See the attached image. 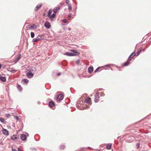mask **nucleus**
I'll return each instance as SVG.
<instances>
[{
  "label": "nucleus",
  "instance_id": "20",
  "mask_svg": "<svg viewBox=\"0 0 151 151\" xmlns=\"http://www.w3.org/2000/svg\"><path fill=\"white\" fill-rule=\"evenodd\" d=\"M99 93L98 92H97L94 96L95 97V98H100V97L99 96Z\"/></svg>",
  "mask_w": 151,
  "mask_h": 151
},
{
  "label": "nucleus",
  "instance_id": "13",
  "mask_svg": "<svg viewBox=\"0 0 151 151\" xmlns=\"http://www.w3.org/2000/svg\"><path fill=\"white\" fill-rule=\"evenodd\" d=\"M8 70L12 73H15L17 71V70L14 69L12 68H9Z\"/></svg>",
  "mask_w": 151,
  "mask_h": 151
},
{
  "label": "nucleus",
  "instance_id": "43",
  "mask_svg": "<svg viewBox=\"0 0 151 151\" xmlns=\"http://www.w3.org/2000/svg\"><path fill=\"white\" fill-rule=\"evenodd\" d=\"M18 151H22L20 148H18Z\"/></svg>",
  "mask_w": 151,
  "mask_h": 151
},
{
  "label": "nucleus",
  "instance_id": "54",
  "mask_svg": "<svg viewBox=\"0 0 151 151\" xmlns=\"http://www.w3.org/2000/svg\"><path fill=\"white\" fill-rule=\"evenodd\" d=\"M21 130L19 129L17 132H20V131H21Z\"/></svg>",
  "mask_w": 151,
  "mask_h": 151
},
{
  "label": "nucleus",
  "instance_id": "19",
  "mask_svg": "<svg viewBox=\"0 0 151 151\" xmlns=\"http://www.w3.org/2000/svg\"><path fill=\"white\" fill-rule=\"evenodd\" d=\"M0 121L1 122H2V123H3L4 124L5 123L6 121H5V120L4 119H3L2 118L0 117Z\"/></svg>",
  "mask_w": 151,
  "mask_h": 151
},
{
  "label": "nucleus",
  "instance_id": "8",
  "mask_svg": "<svg viewBox=\"0 0 151 151\" xmlns=\"http://www.w3.org/2000/svg\"><path fill=\"white\" fill-rule=\"evenodd\" d=\"M42 5V4L41 3H40L39 4H38L35 8V11L36 12L41 7Z\"/></svg>",
  "mask_w": 151,
  "mask_h": 151
},
{
  "label": "nucleus",
  "instance_id": "53",
  "mask_svg": "<svg viewBox=\"0 0 151 151\" xmlns=\"http://www.w3.org/2000/svg\"><path fill=\"white\" fill-rule=\"evenodd\" d=\"M1 64H0V69L1 68Z\"/></svg>",
  "mask_w": 151,
  "mask_h": 151
},
{
  "label": "nucleus",
  "instance_id": "50",
  "mask_svg": "<svg viewBox=\"0 0 151 151\" xmlns=\"http://www.w3.org/2000/svg\"><path fill=\"white\" fill-rule=\"evenodd\" d=\"M43 15H44V16H45L46 15V14H45V13H44L43 14Z\"/></svg>",
  "mask_w": 151,
  "mask_h": 151
},
{
  "label": "nucleus",
  "instance_id": "10",
  "mask_svg": "<svg viewBox=\"0 0 151 151\" xmlns=\"http://www.w3.org/2000/svg\"><path fill=\"white\" fill-rule=\"evenodd\" d=\"M20 137L21 139L23 141H24L27 139L26 135L24 134H21Z\"/></svg>",
  "mask_w": 151,
  "mask_h": 151
},
{
  "label": "nucleus",
  "instance_id": "14",
  "mask_svg": "<svg viewBox=\"0 0 151 151\" xmlns=\"http://www.w3.org/2000/svg\"><path fill=\"white\" fill-rule=\"evenodd\" d=\"M91 99L89 98H87L85 100V102L87 104H90V103Z\"/></svg>",
  "mask_w": 151,
  "mask_h": 151
},
{
  "label": "nucleus",
  "instance_id": "16",
  "mask_svg": "<svg viewBox=\"0 0 151 151\" xmlns=\"http://www.w3.org/2000/svg\"><path fill=\"white\" fill-rule=\"evenodd\" d=\"M0 80L3 82H5L6 81V78L5 77H4L0 76Z\"/></svg>",
  "mask_w": 151,
  "mask_h": 151
},
{
  "label": "nucleus",
  "instance_id": "24",
  "mask_svg": "<svg viewBox=\"0 0 151 151\" xmlns=\"http://www.w3.org/2000/svg\"><path fill=\"white\" fill-rule=\"evenodd\" d=\"M70 51L71 52H73L75 53H77V54H80L79 52L76 51V50H73V49L71 50H70Z\"/></svg>",
  "mask_w": 151,
  "mask_h": 151
},
{
  "label": "nucleus",
  "instance_id": "40",
  "mask_svg": "<svg viewBox=\"0 0 151 151\" xmlns=\"http://www.w3.org/2000/svg\"><path fill=\"white\" fill-rule=\"evenodd\" d=\"M43 36V35H39L37 37H39V38H42L43 39V38L42 37V36Z\"/></svg>",
  "mask_w": 151,
  "mask_h": 151
},
{
  "label": "nucleus",
  "instance_id": "4",
  "mask_svg": "<svg viewBox=\"0 0 151 151\" xmlns=\"http://www.w3.org/2000/svg\"><path fill=\"white\" fill-rule=\"evenodd\" d=\"M2 132L3 134L6 136H8L9 135V133L8 130L6 129L3 128L2 129Z\"/></svg>",
  "mask_w": 151,
  "mask_h": 151
},
{
  "label": "nucleus",
  "instance_id": "28",
  "mask_svg": "<svg viewBox=\"0 0 151 151\" xmlns=\"http://www.w3.org/2000/svg\"><path fill=\"white\" fill-rule=\"evenodd\" d=\"M142 51V49H141L140 50H138L137 53H136V56H138V55L140 53V52H141Z\"/></svg>",
  "mask_w": 151,
  "mask_h": 151
},
{
  "label": "nucleus",
  "instance_id": "7",
  "mask_svg": "<svg viewBox=\"0 0 151 151\" xmlns=\"http://www.w3.org/2000/svg\"><path fill=\"white\" fill-rule=\"evenodd\" d=\"M28 70L29 71L31 72H35L36 70V69L35 67H32L29 68Z\"/></svg>",
  "mask_w": 151,
  "mask_h": 151
},
{
  "label": "nucleus",
  "instance_id": "47",
  "mask_svg": "<svg viewBox=\"0 0 151 151\" xmlns=\"http://www.w3.org/2000/svg\"><path fill=\"white\" fill-rule=\"evenodd\" d=\"M60 74H61L60 73H59L57 74V75L58 76H60Z\"/></svg>",
  "mask_w": 151,
  "mask_h": 151
},
{
  "label": "nucleus",
  "instance_id": "30",
  "mask_svg": "<svg viewBox=\"0 0 151 151\" xmlns=\"http://www.w3.org/2000/svg\"><path fill=\"white\" fill-rule=\"evenodd\" d=\"M79 54H77V53H71V56H76L78 55H79Z\"/></svg>",
  "mask_w": 151,
  "mask_h": 151
},
{
  "label": "nucleus",
  "instance_id": "34",
  "mask_svg": "<svg viewBox=\"0 0 151 151\" xmlns=\"http://www.w3.org/2000/svg\"><path fill=\"white\" fill-rule=\"evenodd\" d=\"M65 148V146L64 145H61L60 146V148L62 149H64Z\"/></svg>",
  "mask_w": 151,
  "mask_h": 151
},
{
  "label": "nucleus",
  "instance_id": "37",
  "mask_svg": "<svg viewBox=\"0 0 151 151\" xmlns=\"http://www.w3.org/2000/svg\"><path fill=\"white\" fill-rule=\"evenodd\" d=\"M65 3L66 4H68H68H69V0H65Z\"/></svg>",
  "mask_w": 151,
  "mask_h": 151
},
{
  "label": "nucleus",
  "instance_id": "52",
  "mask_svg": "<svg viewBox=\"0 0 151 151\" xmlns=\"http://www.w3.org/2000/svg\"><path fill=\"white\" fill-rule=\"evenodd\" d=\"M37 103H38V104H40V101H38V102H37Z\"/></svg>",
  "mask_w": 151,
  "mask_h": 151
},
{
  "label": "nucleus",
  "instance_id": "23",
  "mask_svg": "<svg viewBox=\"0 0 151 151\" xmlns=\"http://www.w3.org/2000/svg\"><path fill=\"white\" fill-rule=\"evenodd\" d=\"M11 138L13 140H14L15 139H17V137L15 135H13L11 137Z\"/></svg>",
  "mask_w": 151,
  "mask_h": 151
},
{
  "label": "nucleus",
  "instance_id": "17",
  "mask_svg": "<svg viewBox=\"0 0 151 151\" xmlns=\"http://www.w3.org/2000/svg\"><path fill=\"white\" fill-rule=\"evenodd\" d=\"M17 88H18L19 90L20 91H22V88L21 87V86L20 85H17Z\"/></svg>",
  "mask_w": 151,
  "mask_h": 151
},
{
  "label": "nucleus",
  "instance_id": "45",
  "mask_svg": "<svg viewBox=\"0 0 151 151\" xmlns=\"http://www.w3.org/2000/svg\"><path fill=\"white\" fill-rule=\"evenodd\" d=\"M21 55L20 54L19 55V56L18 57V58H19V59H20V58H21Z\"/></svg>",
  "mask_w": 151,
  "mask_h": 151
},
{
  "label": "nucleus",
  "instance_id": "35",
  "mask_svg": "<svg viewBox=\"0 0 151 151\" xmlns=\"http://www.w3.org/2000/svg\"><path fill=\"white\" fill-rule=\"evenodd\" d=\"M140 144L139 143H137L136 144V147L138 149L139 147Z\"/></svg>",
  "mask_w": 151,
  "mask_h": 151
},
{
  "label": "nucleus",
  "instance_id": "32",
  "mask_svg": "<svg viewBox=\"0 0 151 151\" xmlns=\"http://www.w3.org/2000/svg\"><path fill=\"white\" fill-rule=\"evenodd\" d=\"M68 9L69 10H70L72 9V7L71 6L70 4H68Z\"/></svg>",
  "mask_w": 151,
  "mask_h": 151
},
{
  "label": "nucleus",
  "instance_id": "55",
  "mask_svg": "<svg viewBox=\"0 0 151 151\" xmlns=\"http://www.w3.org/2000/svg\"><path fill=\"white\" fill-rule=\"evenodd\" d=\"M83 150V148H81V150Z\"/></svg>",
  "mask_w": 151,
  "mask_h": 151
},
{
  "label": "nucleus",
  "instance_id": "56",
  "mask_svg": "<svg viewBox=\"0 0 151 151\" xmlns=\"http://www.w3.org/2000/svg\"><path fill=\"white\" fill-rule=\"evenodd\" d=\"M79 101H78V104Z\"/></svg>",
  "mask_w": 151,
  "mask_h": 151
},
{
  "label": "nucleus",
  "instance_id": "36",
  "mask_svg": "<svg viewBox=\"0 0 151 151\" xmlns=\"http://www.w3.org/2000/svg\"><path fill=\"white\" fill-rule=\"evenodd\" d=\"M100 68V67L98 68L96 70H95L94 71V72L96 73L98 71V70Z\"/></svg>",
  "mask_w": 151,
  "mask_h": 151
},
{
  "label": "nucleus",
  "instance_id": "48",
  "mask_svg": "<svg viewBox=\"0 0 151 151\" xmlns=\"http://www.w3.org/2000/svg\"><path fill=\"white\" fill-rule=\"evenodd\" d=\"M33 27H34V26H31L30 27H29V28H30V29H32V28H33Z\"/></svg>",
  "mask_w": 151,
  "mask_h": 151
},
{
  "label": "nucleus",
  "instance_id": "51",
  "mask_svg": "<svg viewBox=\"0 0 151 151\" xmlns=\"http://www.w3.org/2000/svg\"><path fill=\"white\" fill-rule=\"evenodd\" d=\"M131 138H132V139L133 140H134V138L133 137H131Z\"/></svg>",
  "mask_w": 151,
  "mask_h": 151
},
{
  "label": "nucleus",
  "instance_id": "49",
  "mask_svg": "<svg viewBox=\"0 0 151 151\" xmlns=\"http://www.w3.org/2000/svg\"><path fill=\"white\" fill-rule=\"evenodd\" d=\"M109 65H106L105 66V67H107V66H109Z\"/></svg>",
  "mask_w": 151,
  "mask_h": 151
},
{
  "label": "nucleus",
  "instance_id": "11",
  "mask_svg": "<svg viewBox=\"0 0 151 151\" xmlns=\"http://www.w3.org/2000/svg\"><path fill=\"white\" fill-rule=\"evenodd\" d=\"M60 9V6H57L55 8H54L53 10V11L55 13H56L58 10Z\"/></svg>",
  "mask_w": 151,
  "mask_h": 151
},
{
  "label": "nucleus",
  "instance_id": "15",
  "mask_svg": "<svg viewBox=\"0 0 151 151\" xmlns=\"http://www.w3.org/2000/svg\"><path fill=\"white\" fill-rule=\"evenodd\" d=\"M55 16V13H53L51 15H50V16H48L50 17V18L51 19H54Z\"/></svg>",
  "mask_w": 151,
  "mask_h": 151
},
{
  "label": "nucleus",
  "instance_id": "42",
  "mask_svg": "<svg viewBox=\"0 0 151 151\" xmlns=\"http://www.w3.org/2000/svg\"><path fill=\"white\" fill-rule=\"evenodd\" d=\"M12 151H17L16 149H13L12 147Z\"/></svg>",
  "mask_w": 151,
  "mask_h": 151
},
{
  "label": "nucleus",
  "instance_id": "31",
  "mask_svg": "<svg viewBox=\"0 0 151 151\" xmlns=\"http://www.w3.org/2000/svg\"><path fill=\"white\" fill-rule=\"evenodd\" d=\"M97 98H95L94 99V102L96 103L98 102L99 101V99H97Z\"/></svg>",
  "mask_w": 151,
  "mask_h": 151
},
{
  "label": "nucleus",
  "instance_id": "1",
  "mask_svg": "<svg viewBox=\"0 0 151 151\" xmlns=\"http://www.w3.org/2000/svg\"><path fill=\"white\" fill-rule=\"evenodd\" d=\"M64 96L62 94H60L59 95L57 98V101L60 102L62 100Z\"/></svg>",
  "mask_w": 151,
  "mask_h": 151
},
{
  "label": "nucleus",
  "instance_id": "22",
  "mask_svg": "<svg viewBox=\"0 0 151 151\" xmlns=\"http://www.w3.org/2000/svg\"><path fill=\"white\" fill-rule=\"evenodd\" d=\"M130 61H128L127 60V61L126 62H125L123 64V65L125 66H127L129 64V62Z\"/></svg>",
  "mask_w": 151,
  "mask_h": 151
},
{
  "label": "nucleus",
  "instance_id": "29",
  "mask_svg": "<svg viewBox=\"0 0 151 151\" xmlns=\"http://www.w3.org/2000/svg\"><path fill=\"white\" fill-rule=\"evenodd\" d=\"M78 109L81 110L84 109H85V107L83 106V105H82V107H81L79 106L78 107Z\"/></svg>",
  "mask_w": 151,
  "mask_h": 151
},
{
  "label": "nucleus",
  "instance_id": "41",
  "mask_svg": "<svg viewBox=\"0 0 151 151\" xmlns=\"http://www.w3.org/2000/svg\"><path fill=\"white\" fill-rule=\"evenodd\" d=\"M15 118L17 120H19V118H18V117L17 116H15Z\"/></svg>",
  "mask_w": 151,
  "mask_h": 151
},
{
  "label": "nucleus",
  "instance_id": "18",
  "mask_svg": "<svg viewBox=\"0 0 151 151\" xmlns=\"http://www.w3.org/2000/svg\"><path fill=\"white\" fill-rule=\"evenodd\" d=\"M52 9H50L48 11V14L47 16L48 17L50 16V15L52 13Z\"/></svg>",
  "mask_w": 151,
  "mask_h": 151
},
{
  "label": "nucleus",
  "instance_id": "21",
  "mask_svg": "<svg viewBox=\"0 0 151 151\" xmlns=\"http://www.w3.org/2000/svg\"><path fill=\"white\" fill-rule=\"evenodd\" d=\"M65 55H66L68 56H71V53L69 52H66L64 54Z\"/></svg>",
  "mask_w": 151,
  "mask_h": 151
},
{
  "label": "nucleus",
  "instance_id": "3",
  "mask_svg": "<svg viewBox=\"0 0 151 151\" xmlns=\"http://www.w3.org/2000/svg\"><path fill=\"white\" fill-rule=\"evenodd\" d=\"M44 25L45 26L47 29H49L51 26L50 23L47 21L45 22Z\"/></svg>",
  "mask_w": 151,
  "mask_h": 151
},
{
  "label": "nucleus",
  "instance_id": "27",
  "mask_svg": "<svg viewBox=\"0 0 151 151\" xmlns=\"http://www.w3.org/2000/svg\"><path fill=\"white\" fill-rule=\"evenodd\" d=\"M28 80L27 79H24L22 81L24 83H27L28 82Z\"/></svg>",
  "mask_w": 151,
  "mask_h": 151
},
{
  "label": "nucleus",
  "instance_id": "39",
  "mask_svg": "<svg viewBox=\"0 0 151 151\" xmlns=\"http://www.w3.org/2000/svg\"><path fill=\"white\" fill-rule=\"evenodd\" d=\"M20 59H19V58H17V59L15 60V63H17Z\"/></svg>",
  "mask_w": 151,
  "mask_h": 151
},
{
  "label": "nucleus",
  "instance_id": "6",
  "mask_svg": "<svg viewBox=\"0 0 151 151\" xmlns=\"http://www.w3.org/2000/svg\"><path fill=\"white\" fill-rule=\"evenodd\" d=\"M42 40V38H39V37H37L36 38H34L32 40L33 42H37L38 41Z\"/></svg>",
  "mask_w": 151,
  "mask_h": 151
},
{
  "label": "nucleus",
  "instance_id": "33",
  "mask_svg": "<svg viewBox=\"0 0 151 151\" xmlns=\"http://www.w3.org/2000/svg\"><path fill=\"white\" fill-rule=\"evenodd\" d=\"M62 22L64 23H65L67 22V20L65 19H63V20H62Z\"/></svg>",
  "mask_w": 151,
  "mask_h": 151
},
{
  "label": "nucleus",
  "instance_id": "12",
  "mask_svg": "<svg viewBox=\"0 0 151 151\" xmlns=\"http://www.w3.org/2000/svg\"><path fill=\"white\" fill-rule=\"evenodd\" d=\"M93 68L92 66H91V67H89V68H88V71L89 73H91L93 71Z\"/></svg>",
  "mask_w": 151,
  "mask_h": 151
},
{
  "label": "nucleus",
  "instance_id": "38",
  "mask_svg": "<svg viewBox=\"0 0 151 151\" xmlns=\"http://www.w3.org/2000/svg\"><path fill=\"white\" fill-rule=\"evenodd\" d=\"M76 63L78 65L80 63V61L79 60H78L76 61Z\"/></svg>",
  "mask_w": 151,
  "mask_h": 151
},
{
  "label": "nucleus",
  "instance_id": "44",
  "mask_svg": "<svg viewBox=\"0 0 151 151\" xmlns=\"http://www.w3.org/2000/svg\"><path fill=\"white\" fill-rule=\"evenodd\" d=\"M71 18V16L70 15H69L68 18V19H70V18Z\"/></svg>",
  "mask_w": 151,
  "mask_h": 151
},
{
  "label": "nucleus",
  "instance_id": "25",
  "mask_svg": "<svg viewBox=\"0 0 151 151\" xmlns=\"http://www.w3.org/2000/svg\"><path fill=\"white\" fill-rule=\"evenodd\" d=\"M111 144H108L106 145V148L108 150H109L111 149Z\"/></svg>",
  "mask_w": 151,
  "mask_h": 151
},
{
  "label": "nucleus",
  "instance_id": "5",
  "mask_svg": "<svg viewBox=\"0 0 151 151\" xmlns=\"http://www.w3.org/2000/svg\"><path fill=\"white\" fill-rule=\"evenodd\" d=\"M27 77L29 78H32L34 76V74L32 72L29 71L27 73Z\"/></svg>",
  "mask_w": 151,
  "mask_h": 151
},
{
  "label": "nucleus",
  "instance_id": "2",
  "mask_svg": "<svg viewBox=\"0 0 151 151\" xmlns=\"http://www.w3.org/2000/svg\"><path fill=\"white\" fill-rule=\"evenodd\" d=\"M136 53H135L134 52H132L129 57L128 60L130 61L132 58L134 56H136Z\"/></svg>",
  "mask_w": 151,
  "mask_h": 151
},
{
  "label": "nucleus",
  "instance_id": "9",
  "mask_svg": "<svg viewBox=\"0 0 151 151\" xmlns=\"http://www.w3.org/2000/svg\"><path fill=\"white\" fill-rule=\"evenodd\" d=\"M49 105L50 107L52 108L55 105V103L52 101H50L49 102Z\"/></svg>",
  "mask_w": 151,
  "mask_h": 151
},
{
  "label": "nucleus",
  "instance_id": "26",
  "mask_svg": "<svg viewBox=\"0 0 151 151\" xmlns=\"http://www.w3.org/2000/svg\"><path fill=\"white\" fill-rule=\"evenodd\" d=\"M31 37L32 38H33L35 36V34L33 32H31L30 33Z\"/></svg>",
  "mask_w": 151,
  "mask_h": 151
},
{
  "label": "nucleus",
  "instance_id": "46",
  "mask_svg": "<svg viewBox=\"0 0 151 151\" xmlns=\"http://www.w3.org/2000/svg\"><path fill=\"white\" fill-rule=\"evenodd\" d=\"M21 55L20 54L19 55V56L18 57V58H19V59H20V58H21Z\"/></svg>",
  "mask_w": 151,
  "mask_h": 151
}]
</instances>
